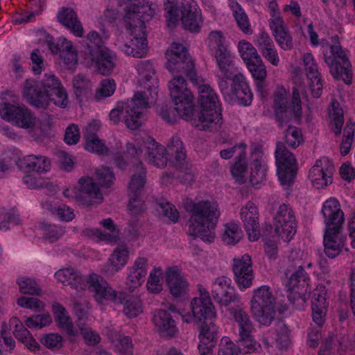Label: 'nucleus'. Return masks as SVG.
<instances>
[{
	"instance_id": "1",
	"label": "nucleus",
	"mask_w": 355,
	"mask_h": 355,
	"mask_svg": "<svg viewBox=\"0 0 355 355\" xmlns=\"http://www.w3.org/2000/svg\"><path fill=\"white\" fill-rule=\"evenodd\" d=\"M55 276L64 285L80 290L87 288L99 304H105L110 301L115 304H123L128 311H138L142 308L139 296L128 295L124 292L114 291L103 277L97 274L83 277L74 268H67L57 271Z\"/></svg>"
},
{
	"instance_id": "2",
	"label": "nucleus",
	"mask_w": 355,
	"mask_h": 355,
	"mask_svg": "<svg viewBox=\"0 0 355 355\" xmlns=\"http://www.w3.org/2000/svg\"><path fill=\"white\" fill-rule=\"evenodd\" d=\"M170 95L175 107L169 104L158 105L157 111L161 118L169 124L174 123L178 116L187 120L196 122L193 96L187 89L186 80L180 76L168 83Z\"/></svg>"
},
{
	"instance_id": "3",
	"label": "nucleus",
	"mask_w": 355,
	"mask_h": 355,
	"mask_svg": "<svg viewBox=\"0 0 355 355\" xmlns=\"http://www.w3.org/2000/svg\"><path fill=\"white\" fill-rule=\"evenodd\" d=\"M184 207L190 214L188 234L193 239L200 238L203 241L213 242L215 236L212 230L220 216L215 203L209 200L190 201L187 202Z\"/></svg>"
},
{
	"instance_id": "4",
	"label": "nucleus",
	"mask_w": 355,
	"mask_h": 355,
	"mask_svg": "<svg viewBox=\"0 0 355 355\" xmlns=\"http://www.w3.org/2000/svg\"><path fill=\"white\" fill-rule=\"evenodd\" d=\"M144 148L146 160L155 166L164 168L166 166L168 157L166 153H167V155L173 157V164L176 169L188 168L185 148L178 135H173L171 137L166 148L159 144L153 139H150L148 145Z\"/></svg>"
},
{
	"instance_id": "5",
	"label": "nucleus",
	"mask_w": 355,
	"mask_h": 355,
	"mask_svg": "<svg viewBox=\"0 0 355 355\" xmlns=\"http://www.w3.org/2000/svg\"><path fill=\"white\" fill-rule=\"evenodd\" d=\"M186 323H192L200 330L198 350L200 355L211 352L218 340V329L214 320L216 312H178Z\"/></svg>"
},
{
	"instance_id": "6",
	"label": "nucleus",
	"mask_w": 355,
	"mask_h": 355,
	"mask_svg": "<svg viewBox=\"0 0 355 355\" xmlns=\"http://www.w3.org/2000/svg\"><path fill=\"white\" fill-rule=\"evenodd\" d=\"M199 98L198 103L200 110H194L196 121L194 125L199 130H208L214 123L221 124V108L218 96L208 85H202L198 87Z\"/></svg>"
},
{
	"instance_id": "7",
	"label": "nucleus",
	"mask_w": 355,
	"mask_h": 355,
	"mask_svg": "<svg viewBox=\"0 0 355 355\" xmlns=\"http://www.w3.org/2000/svg\"><path fill=\"white\" fill-rule=\"evenodd\" d=\"M167 69L174 76V80L178 76L184 79L185 75L195 85H198V78L195 69L194 62L189 55L185 46L181 44L173 43L171 49L166 52Z\"/></svg>"
},
{
	"instance_id": "8",
	"label": "nucleus",
	"mask_w": 355,
	"mask_h": 355,
	"mask_svg": "<svg viewBox=\"0 0 355 355\" xmlns=\"http://www.w3.org/2000/svg\"><path fill=\"white\" fill-rule=\"evenodd\" d=\"M338 40V35L331 37V42L334 44L330 46L331 55L324 54V59L334 78L336 80H342L346 85H349L352 83L353 78L352 64Z\"/></svg>"
},
{
	"instance_id": "9",
	"label": "nucleus",
	"mask_w": 355,
	"mask_h": 355,
	"mask_svg": "<svg viewBox=\"0 0 355 355\" xmlns=\"http://www.w3.org/2000/svg\"><path fill=\"white\" fill-rule=\"evenodd\" d=\"M87 41L85 53L96 63L100 73L109 75L114 67V63L110 50L103 45L101 35L96 31H90L87 35Z\"/></svg>"
},
{
	"instance_id": "10",
	"label": "nucleus",
	"mask_w": 355,
	"mask_h": 355,
	"mask_svg": "<svg viewBox=\"0 0 355 355\" xmlns=\"http://www.w3.org/2000/svg\"><path fill=\"white\" fill-rule=\"evenodd\" d=\"M285 275L288 278L286 287L288 288V294L287 295L288 303H285L279 311H286L287 309H303L305 299L302 297L297 292L293 291L295 287H304L307 279H309L307 273L302 266H299L297 268L294 266H289L285 272Z\"/></svg>"
},
{
	"instance_id": "11",
	"label": "nucleus",
	"mask_w": 355,
	"mask_h": 355,
	"mask_svg": "<svg viewBox=\"0 0 355 355\" xmlns=\"http://www.w3.org/2000/svg\"><path fill=\"white\" fill-rule=\"evenodd\" d=\"M275 160L281 184L284 186H291L293 184L297 175V161L294 155L286 148L283 142L277 143Z\"/></svg>"
},
{
	"instance_id": "12",
	"label": "nucleus",
	"mask_w": 355,
	"mask_h": 355,
	"mask_svg": "<svg viewBox=\"0 0 355 355\" xmlns=\"http://www.w3.org/2000/svg\"><path fill=\"white\" fill-rule=\"evenodd\" d=\"M211 295L220 309L232 311H242L240 299L231 286L230 279L226 277H218L212 284Z\"/></svg>"
},
{
	"instance_id": "13",
	"label": "nucleus",
	"mask_w": 355,
	"mask_h": 355,
	"mask_svg": "<svg viewBox=\"0 0 355 355\" xmlns=\"http://www.w3.org/2000/svg\"><path fill=\"white\" fill-rule=\"evenodd\" d=\"M129 6L125 8L124 19L128 26L146 28L145 21L150 20L155 14V9L148 0H128Z\"/></svg>"
},
{
	"instance_id": "14",
	"label": "nucleus",
	"mask_w": 355,
	"mask_h": 355,
	"mask_svg": "<svg viewBox=\"0 0 355 355\" xmlns=\"http://www.w3.org/2000/svg\"><path fill=\"white\" fill-rule=\"evenodd\" d=\"M0 113L3 119L14 123L18 127L33 129L36 119L24 105L19 106L3 102L0 104Z\"/></svg>"
},
{
	"instance_id": "15",
	"label": "nucleus",
	"mask_w": 355,
	"mask_h": 355,
	"mask_svg": "<svg viewBox=\"0 0 355 355\" xmlns=\"http://www.w3.org/2000/svg\"><path fill=\"white\" fill-rule=\"evenodd\" d=\"M296 231L295 216L292 209L285 204L280 205L275 218V234L289 241Z\"/></svg>"
},
{
	"instance_id": "16",
	"label": "nucleus",
	"mask_w": 355,
	"mask_h": 355,
	"mask_svg": "<svg viewBox=\"0 0 355 355\" xmlns=\"http://www.w3.org/2000/svg\"><path fill=\"white\" fill-rule=\"evenodd\" d=\"M131 29L132 38L123 45L122 51L128 55L141 58L145 56L148 51V42L146 28L137 26H128Z\"/></svg>"
},
{
	"instance_id": "17",
	"label": "nucleus",
	"mask_w": 355,
	"mask_h": 355,
	"mask_svg": "<svg viewBox=\"0 0 355 355\" xmlns=\"http://www.w3.org/2000/svg\"><path fill=\"white\" fill-rule=\"evenodd\" d=\"M80 189L75 192L76 200L84 205L101 203L103 199V194L92 178H81L79 181Z\"/></svg>"
},
{
	"instance_id": "18",
	"label": "nucleus",
	"mask_w": 355,
	"mask_h": 355,
	"mask_svg": "<svg viewBox=\"0 0 355 355\" xmlns=\"http://www.w3.org/2000/svg\"><path fill=\"white\" fill-rule=\"evenodd\" d=\"M180 12L183 27L190 32H199L202 19L196 2L193 0H182Z\"/></svg>"
},
{
	"instance_id": "19",
	"label": "nucleus",
	"mask_w": 355,
	"mask_h": 355,
	"mask_svg": "<svg viewBox=\"0 0 355 355\" xmlns=\"http://www.w3.org/2000/svg\"><path fill=\"white\" fill-rule=\"evenodd\" d=\"M322 213L326 225L325 231L334 230L341 231L345 220L343 211L340 209L339 202L331 198L324 202Z\"/></svg>"
},
{
	"instance_id": "20",
	"label": "nucleus",
	"mask_w": 355,
	"mask_h": 355,
	"mask_svg": "<svg viewBox=\"0 0 355 355\" xmlns=\"http://www.w3.org/2000/svg\"><path fill=\"white\" fill-rule=\"evenodd\" d=\"M241 217L250 241H257L261 233L258 221V210L255 205L249 201L245 207L241 208Z\"/></svg>"
},
{
	"instance_id": "21",
	"label": "nucleus",
	"mask_w": 355,
	"mask_h": 355,
	"mask_svg": "<svg viewBox=\"0 0 355 355\" xmlns=\"http://www.w3.org/2000/svg\"><path fill=\"white\" fill-rule=\"evenodd\" d=\"M232 270L235 280L241 288H245L252 284L253 270L252 261L249 255L245 254L241 259H234Z\"/></svg>"
},
{
	"instance_id": "22",
	"label": "nucleus",
	"mask_w": 355,
	"mask_h": 355,
	"mask_svg": "<svg viewBox=\"0 0 355 355\" xmlns=\"http://www.w3.org/2000/svg\"><path fill=\"white\" fill-rule=\"evenodd\" d=\"M280 304L284 306L285 303L280 302L276 306L275 299L267 286H262L255 290L251 300L252 309L254 311H279L282 307Z\"/></svg>"
},
{
	"instance_id": "23",
	"label": "nucleus",
	"mask_w": 355,
	"mask_h": 355,
	"mask_svg": "<svg viewBox=\"0 0 355 355\" xmlns=\"http://www.w3.org/2000/svg\"><path fill=\"white\" fill-rule=\"evenodd\" d=\"M273 15L270 21V28L272 31L275 41L278 45L284 50H290L293 47L292 37L291 36L288 29L284 24L282 18L272 9Z\"/></svg>"
},
{
	"instance_id": "24",
	"label": "nucleus",
	"mask_w": 355,
	"mask_h": 355,
	"mask_svg": "<svg viewBox=\"0 0 355 355\" xmlns=\"http://www.w3.org/2000/svg\"><path fill=\"white\" fill-rule=\"evenodd\" d=\"M41 83L26 80L24 84L23 96L31 105L40 108L46 103V96L42 88Z\"/></svg>"
},
{
	"instance_id": "25",
	"label": "nucleus",
	"mask_w": 355,
	"mask_h": 355,
	"mask_svg": "<svg viewBox=\"0 0 355 355\" xmlns=\"http://www.w3.org/2000/svg\"><path fill=\"white\" fill-rule=\"evenodd\" d=\"M166 280L170 293L175 297H184L188 292L189 284L177 268H168L166 271Z\"/></svg>"
},
{
	"instance_id": "26",
	"label": "nucleus",
	"mask_w": 355,
	"mask_h": 355,
	"mask_svg": "<svg viewBox=\"0 0 355 355\" xmlns=\"http://www.w3.org/2000/svg\"><path fill=\"white\" fill-rule=\"evenodd\" d=\"M247 67L252 77L256 80L257 92L263 98L268 95L266 78L267 76L266 67L261 57L251 62H248Z\"/></svg>"
},
{
	"instance_id": "27",
	"label": "nucleus",
	"mask_w": 355,
	"mask_h": 355,
	"mask_svg": "<svg viewBox=\"0 0 355 355\" xmlns=\"http://www.w3.org/2000/svg\"><path fill=\"white\" fill-rule=\"evenodd\" d=\"M230 80H232L231 95L234 96L240 104L249 105L252 98V94L245 77L239 73L234 74Z\"/></svg>"
},
{
	"instance_id": "28",
	"label": "nucleus",
	"mask_w": 355,
	"mask_h": 355,
	"mask_svg": "<svg viewBox=\"0 0 355 355\" xmlns=\"http://www.w3.org/2000/svg\"><path fill=\"white\" fill-rule=\"evenodd\" d=\"M340 234V231L334 230L324 231L323 238L324 252L329 258L336 257L344 247L345 241Z\"/></svg>"
},
{
	"instance_id": "29",
	"label": "nucleus",
	"mask_w": 355,
	"mask_h": 355,
	"mask_svg": "<svg viewBox=\"0 0 355 355\" xmlns=\"http://www.w3.org/2000/svg\"><path fill=\"white\" fill-rule=\"evenodd\" d=\"M19 167L26 172L35 171L41 173L50 171L51 162L46 157L30 155L20 159Z\"/></svg>"
},
{
	"instance_id": "30",
	"label": "nucleus",
	"mask_w": 355,
	"mask_h": 355,
	"mask_svg": "<svg viewBox=\"0 0 355 355\" xmlns=\"http://www.w3.org/2000/svg\"><path fill=\"white\" fill-rule=\"evenodd\" d=\"M133 174L128 184V193L132 196L141 194L146 182V170L141 161H137L131 168Z\"/></svg>"
},
{
	"instance_id": "31",
	"label": "nucleus",
	"mask_w": 355,
	"mask_h": 355,
	"mask_svg": "<svg viewBox=\"0 0 355 355\" xmlns=\"http://www.w3.org/2000/svg\"><path fill=\"white\" fill-rule=\"evenodd\" d=\"M10 327L13 326L12 333L15 337L21 343H24L26 347L35 351L39 349L40 345L36 342L29 331L24 326L17 318H13L10 320Z\"/></svg>"
},
{
	"instance_id": "32",
	"label": "nucleus",
	"mask_w": 355,
	"mask_h": 355,
	"mask_svg": "<svg viewBox=\"0 0 355 355\" xmlns=\"http://www.w3.org/2000/svg\"><path fill=\"white\" fill-rule=\"evenodd\" d=\"M153 322L163 336L173 337L178 331L175 321L168 312H155Z\"/></svg>"
},
{
	"instance_id": "33",
	"label": "nucleus",
	"mask_w": 355,
	"mask_h": 355,
	"mask_svg": "<svg viewBox=\"0 0 355 355\" xmlns=\"http://www.w3.org/2000/svg\"><path fill=\"white\" fill-rule=\"evenodd\" d=\"M58 20L63 26L70 29L75 35L82 36L83 28L73 9L63 7L58 14Z\"/></svg>"
},
{
	"instance_id": "34",
	"label": "nucleus",
	"mask_w": 355,
	"mask_h": 355,
	"mask_svg": "<svg viewBox=\"0 0 355 355\" xmlns=\"http://www.w3.org/2000/svg\"><path fill=\"white\" fill-rule=\"evenodd\" d=\"M332 174L331 169H324L322 166V161L317 160L309 171V178L313 186L319 189L332 182Z\"/></svg>"
},
{
	"instance_id": "35",
	"label": "nucleus",
	"mask_w": 355,
	"mask_h": 355,
	"mask_svg": "<svg viewBox=\"0 0 355 355\" xmlns=\"http://www.w3.org/2000/svg\"><path fill=\"white\" fill-rule=\"evenodd\" d=\"M129 252L126 248H116L111 254L107 264L105 266V272L112 275L127 263Z\"/></svg>"
},
{
	"instance_id": "36",
	"label": "nucleus",
	"mask_w": 355,
	"mask_h": 355,
	"mask_svg": "<svg viewBox=\"0 0 355 355\" xmlns=\"http://www.w3.org/2000/svg\"><path fill=\"white\" fill-rule=\"evenodd\" d=\"M73 86L76 99L80 105L92 97V83L85 76L76 75L73 80Z\"/></svg>"
},
{
	"instance_id": "37",
	"label": "nucleus",
	"mask_w": 355,
	"mask_h": 355,
	"mask_svg": "<svg viewBox=\"0 0 355 355\" xmlns=\"http://www.w3.org/2000/svg\"><path fill=\"white\" fill-rule=\"evenodd\" d=\"M215 58L220 71L225 78L231 79L236 72L231 54L227 49H216Z\"/></svg>"
},
{
	"instance_id": "38",
	"label": "nucleus",
	"mask_w": 355,
	"mask_h": 355,
	"mask_svg": "<svg viewBox=\"0 0 355 355\" xmlns=\"http://www.w3.org/2000/svg\"><path fill=\"white\" fill-rule=\"evenodd\" d=\"M275 119L280 128L291 121L294 116L296 120L300 121L302 115V107L299 105H286L284 107H279L275 110Z\"/></svg>"
},
{
	"instance_id": "39",
	"label": "nucleus",
	"mask_w": 355,
	"mask_h": 355,
	"mask_svg": "<svg viewBox=\"0 0 355 355\" xmlns=\"http://www.w3.org/2000/svg\"><path fill=\"white\" fill-rule=\"evenodd\" d=\"M199 297L193 298L190 303L191 311L200 309L199 311H212L215 309L208 291L202 285H198Z\"/></svg>"
},
{
	"instance_id": "40",
	"label": "nucleus",
	"mask_w": 355,
	"mask_h": 355,
	"mask_svg": "<svg viewBox=\"0 0 355 355\" xmlns=\"http://www.w3.org/2000/svg\"><path fill=\"white\" fill-rule=\"evenodd\" d=\"M253 154L255 155L256 157L252 164L250 182L253 186H257L265 180L266 170L265 167L261 164L259 159L261 156L255 152L253 153Z\"/></svg>"
},
{
	"instance_id": "41",
	"label": "nucleus",
	"mask_w": 355,
	"mask_h": 355,
	"mask_svg": "<svg viewBox=\"0 0 355 355\" xmlns=\"http://www.w3.org/2000/svg\"><path fill=\"white\" fill-rule=\"evenodd\" d=\"M141 110L130 108V105L125 106V114L123 115L124 122L126 126L131 130H137L141 125Z\"/></svg>"
},
{
	"instance_id": "42",
	"label": "nucleus",
	"mask_w": 355,
	"mask_h": 355,
	"mask_svg": "<svg viewBox=\"0 0 355 355\" xmlns=\"http://www.w3.org/2000/svg\"><path fill=\"white\" fill-rule=\"evenodd\" d=\"M285 142L288 146L296 148L303 142L301 130L295 126L289 125L284 132Z\"/></svg>"
},
{
	"instance_id": "43",
	"label": "nucleus",
	"mask_w": 355,
	"mask_h": 355,
	"mask_svg": "<svg viewBox=\"0 0 355 355\" xmlns=\"http://www.w3.org/2000/svg\"><path fill=\"white\" fill-rule=\"evenodd\" d=\"M238 49L246 65L248 62H253L260 58L257 49L248 42H240L238 45Z\"/></svg>"
},
{
	"instance_id": "44",
	"label": "nucleus",
	"mask_w": 355,
	"mask_h": 355,
	"mask_svg": "<svg viewBox=\"0 0 355 355\" xmlns=\"http://www.w3.org/2000/svg\"><path fill=\"white\" fill-rule=\"evenodd\" d=\"M19 291L21 293L28 295H37L41 294V288L37 282L28 277H21L17 281Z\"/></svg>"
},
{
	"instance_id": "45",
	"label": "nucleus",
	"mask_w": 355,
	"mask_h": 355,
	"mask_svg": "<svg viewBox=\"0 0 355 355\" xmlns=\"http://www.w3.org/2000/svg\"><path fill=\"white\" fill-rule=\"evenodd\" d=\"M68 312H55V322L59 329L69 336L75 334L73 324L71 318L67 315Z\"/></svg>"
},
{
	"instance_id": "46",
	"label": "nucleus",
	"mask_w": 355,
	"mask_h": 355,
	"mask_svg": "<svg viewBox=\"0 0 355 355\" xmlns=\"http://www.w3.org/2000/svg\"><path fill=\"white\" fill-rule=\"evenodd\" d=\"M234 318L239 327V335L246 336L252 333V323L246 312H234Z\"/></svg>"
},
{
	"instance_id": "47",
	"label": "nucleus",
	"mask_w": 355,
	"mask_h": 355,
	"mask_svg": "<svg viewBox=\"0 0 355 355\" xmlns=\"http://www.w3.org/2000/svg\"><path fill=\"white\" fill-rule=\"evenodd\" d=\"M41 228L44 232V238L51 243L58 240L64 234V228L55 225L42 223Z\"/></svg>"
},
{
	"instance_id": "48",
	"label": "nucleus",
	"mask_w": 355,
	"mask_h": 355,
	"mask_svg": "<svg viewBox=\"0 0 355 355\" xmlns=\"http://www.w3.org/2000/svg\"><path fill=\"white\" fill-rule=\"evenodd\" d=\"M85 139V148L92 152L98 154L100 155H107L108 148L105 146L104 143L98 137H94Z\"/></svg>"
},
{
	"instance_id": "49",
	"label": "nucleus",
	"mask_w": 355,
	"mask_h": 355,
	"mask_svg": "<svg viewBox=\"0 0 355 355\" xmlns=\"http://www.w3.org/2000/svg\"><path fill=\"white\" fill-rule=\"evenodd\" d=\"M52 322L51 317L49 313L37 314L28 318L25 322L29 328H39L49 325Z\"/></svg>"
},
{
	"instance_id": "50",
	"label": "nucleus",
	"mask_w": 355,
	"mask_h": 355,
	"mask_svg": "<svg viewBox=\"0 0 355 355\" xmlns=\"http://www.w3.org/2000/svg\"><path fill=\"white\" fill-rule=\"evenodd\" d=\"M241 238V232L237 225L230 223L225 225L223 239L229 245H235Z\"/></svg>"
},
{
	"instance_id": "51",
	"label": "nucleus",
	"mask_w": 355,
	"mask_h": 355,
	"mask_svg": "<svg viewBox=\"0 0 355 355\" xmlns=\"http://www.w3.org/2000/svg\"><path fill=\"white\" fill-rule=\"evenodd\" d=\"M116 89V84L114 80L103 79L101 82V87L96 89L95 98L100 100L112 96Z\"/></svg>"
},
{
	"instance_id": "52",
	"label": "nucleus",
	"mask_w": 355,
	"mask_h": 355,
	"mask_svg": "<svg viewBox=\"0 0 355 355\" xmlns=\"http://www.w3.org/2000/svg\"><path fill=\"white\" fill-rule=\"evenodd\" d=\"M157 209L171 221L175 223L178 220L179 212L172 204L164 201L159 202L157 203Z\"/></svg>"
},
{
	"instance_id": "53",
	"label": "nucleus",
	"mask_w": 355,
	"mask_h": 355,
	"mask_svg": "<svg viewBox=\"0 0 355 355\" xmlns=\"http://www.w3.org/2000/svg\"><path fill=\"white\" fill-rule=\"evenodd\" d=\"M17 303L24 309H34L35 311H41L44 309V303L36 297L23 296L17 300Z\"/></svg>"
},
{
	"instance_id": "54",
	"label": "nucleus",
	"mask_w": 355,
	"mask_h": 355,
	"mask_svg": "<svg viewBox=\"0 0 355 355\" xmlns=\"http://www.w3.org/2000/svg\"><path fill=\"white\" fill-rule=\"evenodd\" d=\"M247 164L245 162V153L242 151L236 158V162L231 168L232 175L234 178H243L245 173Z\"/></svg>"
},
{
	"instance_id": "55",
	"label": "nucleus",
	"mask_w": 355,
	"mask_h": 355,
	"mask_svg": "<svg viewBox=\"0 0 355 355\" xmlns=\"http://www.w3.org/2000/svg\"><path fill=\"white\" fill-rule=\"evenodd\" d=\"M53 101L55 105L65 107L67 105V94L62 87H59L55 91L46 94V101Z\"/></svg>"
},
{
	"instance_id": "56",
	"label": "nucleus",
	"mask_w": 355,
	"mask_h": 355,
	"mask_svg": "<svg viewBox=\"0 0 355 355\" xmlns=\"http://www.w3.org/2000/svg\"><path fill=\"white\" fill-rule=\"evenodd\" d=\"M234 16L239 27L243 33L248 34L252 32L248 15L240 6H238V10L234 11Z\"/></svg>"
},
{
	"instance_id": "57",
	"label": "nucleus",
	"mask_w": 355,
	"mask_h": 355,
	"mask_svg": "<svg viewBox=\"0 0 355 355\" xmlns=\"http://www.w3.org/2000/svg\"><path fill=\"white\" fill-rule=\"evenodd\" d=\"M240 352V347H237L228 337H223L221 339L218 355H237Z\"/></svg>"
},
{
	"instance_id": "58",
	"label": "nucleus",
	"mask_w": 355,
	"mask_h": 355,
	"mask_svg": "<svg viewBox=\"0 0 355 355\" xmlns=\"http://www.w3.org/2000/svg\"><path fill=\"white\" fill-rule=\"evenodd\" d=\"M331 105L333 107V117L335 126L334 133L336 136H338L341 133L342 127L344 123L343 112L338 102L333 101Z\"/></svg>"
},
{
	"instance_id": "59",
	"label": "nucleus",
	"mask_w": 355,
	"mask_h": 355,
	"mask_svg": "<svg viewBox=\"0 0 355 355\" xmlns=\"http://www.w3.org/2000/svg\"><path fill=\"white\" fill-rule=\"evenodd\" d=\"M128 209L131 214L136 216L142 213L146 208L144 202L141 198V195L135 194V196H132L130 193H128Z\"/></svg>"
},
{
	"instance_id": "60",
	"label": "nucleus",
	"mask_w": 355,
	"mask_h": 355,
	"mask_svg": "<svg viewBox=\"0 0 355 355\" xmlns=\"http://www.w3.org/2000/svg\"><path fill=\"white\" fill-rule=\"evenodd\" d=\"M42 88L45 95L50 92H55L57 88L61 86L60 81L53 74H45L41 81Z\"/></svg>"
},
{
	"instance_id": "61",
	"label": "nucleus",
	"mask_w": 355,
	"mask_h": 355,
	"mask_svg": "<svg viewBox=\"0 0 355 355\" xmlns=\"http://www.w3.org/2000/svg\"><path fill=\"white\" fill-rule=\"evenodd\" d=\"M96 174L97 180L102 187L108 188L111 186L114 178V175L109 168L103 167L97 169Z\"/></svg>"
},
{
	"instance_id": "62",
	"label": "nucleus",
	"mask_w": 355,
	"mask_h": 355,
	"mask_svg": "<svg viewBox=\"0 0 355 355\" xmlns=\"http://www.w3.org/2000/svg\"><path fill=\"white\" fill-rule=\"evenodd\" d=\"M146 274V270H135L132 269L128 277V282L127 284H130L129 289L133 291L135 288L139 286L144 282Z\"/></svg>"
},
{
	"instance_id": "63",
	"label": "nucleus",
	"mask_w": 355,
	"mask_h": 355,
	"mask_svg": "<svg viewBox=\"0 0 355 355\" xmlns=\"http://www.w3.org/2000/svg\"><path fill=\"white\" fill-rule=\"evenodd\" d=\"M304 64L306 71V76L310 80H313V78H317V76H320L318 69V66L311 53H306L304 55Z\"/></svg>"
},
{
	"instance_id": "64",
	"label": "nucleus",
	"mask_w": 355,
	"mask_h": 355,
	"mask_svg": "<svg viewBox=\"0 0 355 355\" xmlns=\"http://www.w3.org/2000/svg\"><path fill=\"white\" fill-rule=\"evenodd\" d=\"M137 70L141 78L146 82H150L151 80H153V75L155 73V70L152 63L149 60L140 61L137 64Z\"/></svg>"
}]
</instances>
